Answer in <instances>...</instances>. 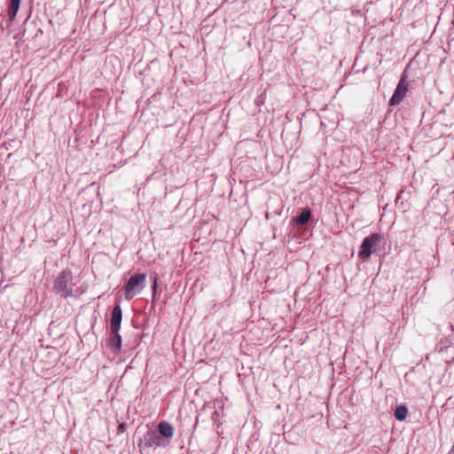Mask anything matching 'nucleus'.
<instances>
[{"label":"nucleus","instance_id":"obj_13","mask_svg":"<svg viewBox=\"0 0 454 454\" xmlns=\"http://www.w3.org/2000/svg\"><path fill=\"white\" fill-rule=\"evenodd\" d=\"M219 417V412L217 411H215L212 414V419L215 422Z\"/></svg>","mask_w":454,"mask_h":454},{"label":"nucleus","instance_id":"obj_6","mask_svg":"<svg viewBox=\"0 0 454 454\" xmlns=\"http://www.w3.org/2000/svg\"><path fill=\"white\" fill-rule=\"evenodd\" d=\"M122 320V310L119 304H116L113 310L110 319L111 332H119Z\"/></svg>","mask_w":454,"mask_h":454},{"label":"nucleus","instance_id":"obj_7","mask_svg":"<svg viewBox=\"0 0 454 454\" xmlns=\"http://www.w3.org/2000/svg\"><path fill=\"white\" fill-rule=\"evenodd\" d=\"M158 434L161 435L162 438L169 441L173 437L174 427L170 423L162 420L158 424Z\"/></svg>","mask_w":454,"mask_h":454},{"label":"nucleus","instance_id":"obj_12","mask_svg":"<svg viewBox=\"0 0 454 454\" xmlns=\"http://www.w3.org/2000/svg\"><path fill=\"white\" fill-rule=\"evenodd\" d=\"M158 279L156 277L153 278V286H152V290H153V297L155 296L156 294V292H157V287H158V283H157Z\"/></svg>","mask_w":454,"mask_h":454},{"label":"nucleus","instance_id":"obj_9","mask_svg":"<svg viewBox=\"0 0 454 454\" xmlns=\"http://www.w3.org/2000/svg\"><path fill=\"white\" fill-rule=\"evenodd\" d=\"M311 217V210L309 207H304L301 213L293 218V222L297 226H303L309 223Z\"/></svg>","mask_w":454,"mask_h":454},{"label":"nucleus","instance_id":"obj_5","mask_svg":"<svg viewBox=\"0 0 454 454\" xmlns=\"http://www.w3.org/2000/svg\"><path fill=\"white\" fill-rule=\"evenodd\" d=\"M406 92H407V82H406V77L405 76H403L395 91H394V94L393 96L391 97L390 100H389V104L391 106H395V105H398L402 102V100L403 99V98L405 97L406 95Z\"/></svg>","mask_w":454,"mask_h":454},{"label":"nucleus","instance_id":"obj_3","mask_svg":"<svg viewBox=\"0 0 454 454\" xmlns=\"http://www.w3.org/2000/svg\"><path fill=\"white\" fill-rule=\"evenodd\" d=\"M146 276L145 273L132 275L125 285V299L129 301L139 294L145 286Z\"/></svg>","mask_w":454,"mask_h":454},{"label":"nucleus","instance_id":"obj_11","mask_svg":"<svg viewBox=\"0 0 454 454\" xmlns=\"http://www.w3.org/2000/svg\"><path fill=\"white\" fill-rule=\"evenodd\" d=\"M407 414H408V409L405 405L402 404V405H398L395 410V412H394V415H395V419H397L398 421H403L406 419L407 417Z\"/></svg>","mask_w":454,"mask_h":454},{"label":"nucleus","instance_id":"obj_4","mask_svg":"<svg viewBox=\"0 0 454 454\" xmlns=\"http://www.w3.org/2000/svg\"><path fill=\"white\" fill-rule=\"evenodd\" d=\"M169 444V441L164 439L155 430H148L140 440L138 446L141 449L152 447L165 448Z\"/></svg>","mask_w":454,"mask_h":454},{"label":"nucleus","instance_id":"obj_8","mask_svg":"<svg viewBox=\"0 0 454 454\" xmlns=\"http://www.w3.org/2000/svg\"><path fill=\"white\" fill-rule=\"evenodd\" d=\"M107 347L114 352L118 353L121 348V337L119 332H111V335L107 341Z\"/></svg>","mask_w":454,"mask_h":454},{"label":"nucleus","instance_id":"obj_10","mask_svg":"<svg viewBox=\"0 0 454 454\" xmlns=\"http://www.w3.org/2000/svg\"><path fill=\"white\" fill-rule=\"evenodd\" d=\"M21 0H11L8 7V17L11 20L16 18Z\"/></svg>","mask_w":454,"mask_h":454},{"label":"nucleus","instance_id":"obj_1","mask_svg":"<svg viewBox=\"0 0 454 454\" xmlns=\"http://www.w3.org/2000/svg\"><path fill=\"white\" fill-rule=\"evenodd\" d=\"M53 290L61 297L75 296L85 292V288L77 286V278L73 277L70 270H62L56 278Z\"/></svg>","mask_w":454,"mask_h":454},{"label":"nucleus","instance_id":"obj_2","mask_svg":"<svg viewBox=\"0 0 454 454\" xmlns=\"http://www.w3.org/2000/svg\"><path fill=\"white\" fill-rule=\"evenodd\" d=\"M383 240V237L380 233H372L364 239L360 250L358 252L359 258L367 260L373 253L380 249V245Z\"/></svg>","mask_w":454,"mask_h":454}]
</instances>
